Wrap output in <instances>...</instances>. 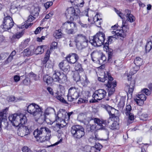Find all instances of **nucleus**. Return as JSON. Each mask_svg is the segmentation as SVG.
Returning <instances> with one entry per match:
<instances>
[{
	"instance_id": "obj_35",
	"label": "nucleus",
	"mask_w": 152,
	"mask_h": 152,
	"mask_svg": "<svg viewBox=\"0 0 152 152\" xmlns=\"http://www.w3.org/2000/svg\"><path fill=\"white\" fill-rule=\"evenodd\" d=\"M106 60V56L103 54H101V56H100L98 61L99 64H104V62H105Z\"/></svg>"
},
{
	"instance_id": "obj_3",
	"label": "nucleus",
	"mask_w": 152,
	"mask_h": 152,
	"mask_svg": "<svg viewBox=\"0 0 152 152\" xmlns=\"http://www.w3.org/2000/svg\"><path fill=\"white\" fill-rule=\"evenodd\" d=\"M50 130L48 128L42 127L34 131L33 134L37 141L42 142L49 140L51 136Z\"/></svg>"
},
{
	"instance_id": "obj_50",
	"label": "nucleus",
	"mask_w": 152,
	"mask_h": 152,
	"mask_svg": "<svg viewBox=\"0 0 152 152\" xmlns=\"http://www.w3.org/2000/svg\"><path fill=\"white\" fill-rule=\"evenodd\" d=\"M56 98L60 102L63 103H66V101L64 100V98L62 97V96L59 95L57 94H56V95L55 96Z\"/></svg>"
},
{
	"instance_id": "obj_12",
	"label": "nucleus",
	"mask_w": 152,
	"mask_h": 152,
	"mask_svg": "<svg viewBox=\"0 0 152 152\" xmlns=\"http://www.w3.org/2000/svg\"><path fill=\"white\" fill-rule=\"evenodd\" d=\"M80 10L76 8L75 9L73 7L68 8L65 12V15L67 18L78 16L80 14Z\"/></svg>"
},
{
	"instance_id": "obj_45",
	"label": "nucleus",
	"mask_w": 152,
	"mask_h": 152,
	"mask_svg": "<svg viewBox=\"0 0 152 152\" xmlns=\"http://www.w3.org/2000/svg\"><path fill=\"white\" fill-rule=\"evenodd\" d=\"M131 110L132 107L129 104L127 105L125 111V113L126 115L128 116V115L131 113L130 112Z\"/></svg>"
},
{
	"instance_id": "obj_39",
	"label": "nucleus",
	"mask_w": 152,
	"mask_h": 152,
	"mask_svg": "<svg viewBox=\"0 0 152 152\" xmlns=\"http://www.w3.org/2000/svg\"><path fill=\"white\" fill-rule=\"evenodd\" d=\"M75 63L76 65L75 67V70L77 71H79V72L83 71V69L81 65L78 62H76Z\"/></svg>"
},
{
	"instance_id": "obj_44",
	"label": "nucleus",
	"mask_w": 152,
	"mask_h": 152,
	"mask_svg": "<svg viewBox=\"0 0 152 152\" xmlns=\"http://www.w3.org/2000/svg\"><path fill=\"white\" fill-rule=\"evenodd\" d=\"M110 75V76H111L110 74L109 73H108L107 74H104V77L103 78L99 77H98V80L99 81L104 82L106 80H107V79H108V76L107 75L108 74H109Z\"/></svg>"
},
{
	"instance_id": "obj_64",
	"label": "nucleus",
	"mask_w": 152,
	"mask_h": 152,
	"mask_svg": "<svg viewBox=\"0 0 152 152\" xmlns=\"http://www.w3.org/2000/svg\"><path fill=\"white\" fill-rule=\"evenodd\" d=\"M115 10L117 14L121 18H123V15L118 10L116 9H115Z\"/></svg>"
},
{
	"instance_id": "obj_41",
	"label": "nucleus",
	"mask_w": 152,
	"mask_h": 152,
	"mask_svg": "<svg viewBox=\"0 0 152 152\" xmlns=\"http://www.w3.org/2000/svg\"><path fill=\"white\" fill-rule=\"evenodd\" d=\"M43 46H38L35 50V52L37 54H41L44 51Z\"/></svg>"
},
{
	"instance_id": "obj_20",
	"label": "nucleus",
	"mask_w": 152,
	"mask_h": 152,
	"mask_svg": "<svg viewBox=\"0 0 152 152\" xmlns=\"http://www.w3.org/2000/svg\"><path fill=\"white\" fill-rule=\"evenodd\" d=\"M122 29L119 30L120 31V33H121V34H124V36H122V37L124 38L126 36V33L128 31L129 27L128 25L125 23H124V22L123 21L122 27Z\"/></svg>"
},
{
	"instance_id": "obj_59",
	"label": "nucleus",
	"mask_w": 152,
	"mask_h": 152,
	"mask_svg": "<svg viewBox=\"0 0 152 152\" xmlns=\"http://www.w3.org/2000/svg\"><path fill=\"white\" fill-rule=\"evenodd\" d=\"M53 4L52 2H47L44 5L46 9H48Z\"/></svg>"
},
{
	"instance_id": "obj_27",
	"label": "nucleus",
	"mask_w": 152,
	"mask_h": 152,
	"mask_svg": "<svg viewBox=\"0 0 152 152\" xmlns=\"http://www.w3.org/2000/svg\"><path fill=\"white\" fill-rule=\"evenodd\" d=\"M29 39H27L24 40L23 42H21L19 45V47L20 49H23L26 48L28 45V43L30 41Z\"/></svg>"
},
{
	"instance_id": "obj_60",
	"label": "nucleus",
	"mask_w": 152,
	"mask_h": 152,
	"mask_svg": "<svg viewBox=\"0 0 152 152\" xmlns=\"http://www.w3.org/2000/svg\"><path fill=\"white\" fill-rule=\"evenodd\" d=\"M7 99L9 102H11L14 101L15 100V98L14 96H11L7 97Z\"/></svg>"
},
{
	"instance_id": "obj_10",
	"label": "nucleus",
	"mask_w": 152,
	"mask_h": 152,
	"mask_svg": "<svg viewBox=\"0 0 152 152\" xmlns=\"http://www.w3.org/2000/svg\"><path fill=\"white\" fill-rule=\"evenodd\" d=\"M107 75L108 81L107 84H106V85L107 87V89L108 92V95L110 96L114 93L115 90V88L117 84L116 81H112L113 79L110 76L109 74H108Z\"/></svg>"
},
{
	"instance_id": "obj_32",
	"label": "nucleus",
	"mask_w": 152,
	"mask_h": 152,
	"mask_svg": "<svg viewBox=\"0 0 152 152\" xmlns=\"http://www.w3.org/2000/svg\"><path fill=\"white\" fill-rule=\"evenodd\" d=\"M54 110L53 108L50 107L47 108L45 110L43 115L46 116L49 115L50 113L53 112Z\"/></svg>"
},
{
	"instance_id": "obj_36",
	"label": "nucleus",
	"mask_w": 152,
	"mask_h": 152,
	"mask_svg": "<svg viewBox=\"0 0 152 152\" xmlns=\"http://www.w3.org/2000/svg\"><path fill=\"white\" fill-rule=\"evenodd\" d=\"M16 54V52L15 50L12 51L10 55L9 56L8 58H7L6 60V62L9 63L13 59V57L15 56Z\"/></svg>"
},
{
	"instance_id": "obj_7",
	"label": "nucleus",
	"mask_w": 152,
	"mask_h": 152,
	"mask_svg": "<svg viewBox=\"0 0 152 152\" xmlns=\"http://www.w3.org/2000/svg\"><path fill=\"white\" fill-rule=\"evenodd\" d=\"M71 132L72 136L75 139H80L85 134L84 128L80 125L72 126L71 127Z\"/></svg>"
},
{
	"instance_id": "obj_62",
	"label": "nucleus",
	"mask_w": 152,
	"mask_h": 152,
	"mask_svg": "<svg viewBox=\"0 0 152 152\" xmlns=\"http://www.w3.org/2000/svg\"><path fill=\"white\" fill-rule=\"evenodd\" d=\"M88 101L87 100L84 99L82 98H80L78 101V104H81L83 103H87Z\"/></svg>"
},
{
	"instance_id": "obj_43",
	"label": "nucleus",
	"mask_w": 152,
	"mask_h": 152,
	"mask_svg": "<svg viewBox=\"0 0 152 152\" xmlns=\"http://www.w3.org/2000/svg\"><path fill=\"white\" fill-rule=\"evenodd\" d=\"M112 34L117 36V37H122V36H124V34H121L120 33V31L119 30H117L115 31H112Z\"/></svg>"
},
{
	"instance_id": "obj_48",
	"label": "nucleus",
	"mask_w": 152,
	"mask_h": 152,
	"mask_svg": "<svg viewBox=\"0 0 152 152\" xmlns=\"http://www.w3.org/2000/svg\"><path fill=\"white\" fill-rule=\"evenodd\" d=\"M79 23L81 25L82 27L86 28L88 27H90L93 24V23H91L90 24H84L82 23L80 21H79Z\"/></svg>"
},
{
	"instance_id": "obj_17",
	"label": "nucleus",
	"mask_w": 152,
	"mask_h": 152,
	"mask_svg": "<svg viewBox=\"0 0 152 152\" xmlns=\"http://www.w3.org/2000/svg\"><path fill=\"white\" fill-rule=\"evenodd\" d=\"M61 122L64 123V124L62 123L59 124L58 122L57 123L56 121L55 125H53L51 126V128L55 131L58 132L60 129L63 128L66 125V124L64 120H62Z\"/></svg>"
},
{
	"instance_id": "obj_49",
	"label": "nucleus",
	"mask_w": 152,
	"mask_h": 152,
	"mask_svg": "<svg viewBox=\"0 0 152 152\" xmlns=\"http://www.w3.org/2000/svg\"><path fill=\"white\" fill-rule=\"evenodd\" d=\"M57 43L56 42H53L51 45L50 48V50H49V51H50H50L52 52L53 50V49H55L57 48Z\"/></svg>"
},
{
	"instance_id": "obj_46",
	"label": "nucleus",
	"mask_w": 152,
	"mask_h": 152,
	"mask_svg": "<svg viewBox=\"0 0 152 152\" xmlns=\"http://www.w3.org/2000/svg\"><path fill=\"white\" fill-rule=\"evenodd\" d=\"M27 126V128L28 129L29 131V133L32 130H34V123L32 122H31L28 123V124Z\"/></svg>"
},
{
	"instance_id": "obj_34",
	"label": "nucleus",
	"mask_w": 152,
	"mask_h": 152,
	"mask_svg": "<svg viewBox=\"0 0 152 152\" xmlns=\"http://www.w3.org/2000/svg\"><path fill=\"white\" fill-rule=\"evenodd\" d=\"M50 53V51L48 50L46 53L44 60L42 61L43 64H45L48 61L49 58Z\"/></svg>"
},
{
	"instance_id": "obj_6",
	"label": "nucleus",
	"mask_w": 152,
	"mask_h": 152,
	"mask_svg": "<svg viewBox=\"0 0 152 152\" xmlns=\"http://www.w3.org/2000/svg\"><path fill=\"white\" fill-rule=\"evenodd\" d=\"M104 34L102 32H99L91 39L89 42L94 46H100L104 43L105 39Z\"/></svg>"
},
{
	"instance_id": "obj_11",
	"label": "nucleus",
	"mask_w": 152,
	"mask_h": 152,
	"mask_svg": "<svg viewBox=\"0 0 152 152\" xmlns=\"http://www.w3.org/2000/svg\"><path fill=\"white\" fill-rule=\"evenodd\" d=\"M106 95L105 90L102 89H99L95 91L92 95V97L95 101L92 102H95L97 100H100L104 98Z\"/></svg>"
},
{
	"instance_id": "obj_53",
	"label": "nucleus",
	"mask_w": 152,
	"mask_h": 152,
	"mask_svg": "<svg viewBox=\"0 0 152 152\" xmlns=\"http://www.w3.org/2000/svg\"><path fill=\"white\" fill-rule=\"evenodd\" d=\"M85 148V149L89 150V152H96L95 151V148L94 147H91L89 146H86Z\"/></svg>"
},
{
	"instance_id": "obj_37",
	"label": "nucleus",
	"mask_w": 152,
	"mask_h": 152,
	"mask_svg": "<svg viewBox=\"0 0 152 152\" xmlns=\"http://www.w3.org/2000/svg\"><path fill=\"white\" fill-rule=\"evenodd\" d=\"M142 59L139 57H137L134 61V63L135 65L141 66L142 62Z\"/></svg>"
},
{
	"instance_id": "obj_15",
	"label": "nucleus",
	"mask_w": 152,
	"mask_h": 152,
	"mask_svg": "<svg viewBox=\"0 0 152 152\" xmlns=\"http://www.w3.org/2000/svg\"><path fill=\"white\" fill-rule=\"evenodd\" d=\"M21 0H17L14 1L12 3L10 9V12L12 13L15 12L17 10L18 7L20 6V3L21 2Z\"/></svg>"
},
{
	"instance_id": "obj_55",
	"label": "nucleus",
	"mask_w": 152,
	"mask_h": 152,
	"mask_svg": "<svg viewBox=\"0 0 152 152\" xmlns=\"http://www.w3.org/2000/svg\"><path fill=\"white\" fill-rule=\"evenodd\" d=\"M73 113L72 112L67 113L66 115H65V118L64 121H68L69 119L70 115Z\"/></svg>"
},
{
	"instance_id": "obj_18",
	"label": "nucleus",
	"mask_w": 152,
	"mask_h": 152,
	"mask_svg": "<svg viewBox=\"0 0 152 152\" xmlns=\"http://www.w3.org/2000/svg\"><path fill=\"white\" fill-rule=\"evenodd\" d=\"M102 107L108 112L110 115H111L112 117H113L114 116V114H112L111 113L113 112V111L115 110L114 108L107 104H102Z\"/></svg>"
},
{
	"instance_id": "obj_29",
	"label": "nucleus",
	"mask_w": 152,
	"mask_h": 152,
	"mask_svg": "<svg viewBox=\"0 0 152 152\" xmlns=\"http://www.w3.org/2000/svg\"><path fill=\"white\" fill-rule=\"evenodd\" d=\"M31 11V14L35 17H37L38 16L39 10L38 7H33Z\"/></svg>"
},
{
	"instance_id": "obj_38",
	"label": "nucleus",
	"mask_w": 152,
	"mask_h": 152,
	"mask_svg": "<svg viewBox=\"0 0 152 152\" xmlns=\"http://www.w3.org/2000/svg\"><path fill=\"white\" fill-rule=\"evenodd\" d=\"M112 124L109 127L112 130L117 129L118 127V124L117 121H113Z\"/></svg>"
},
{
	"instance_id": "obj_63",
	"label": "nucleus",
	"mask_w": 152,
	"mask_h": 152,
	"mask_svg": "<svg viewBox=\"0 0 152 152\" xmlns=\"http://www.w3.org/2000/svg\"><path fill=\"white\" fill-rule=\"evenodd\" d=\"M23 52L25 55L26 56H28L30 55V52L28 48H26L23 51Z\"/></svg>"
},
{
	"instance_id": "obj_23",
	"label": "nucleus",
	"mask_w": 152,
	"mask_h": 152,
	"mask_svg": "<svg viewBox=\"0 0 152 152\" xmlns=\"http://www.w3.org/2000/svg\"><path fill=\"white\" fill-rule=\"evenodd\" d=\"M93 21L92 23H94V22L95 24L98 27H100L101 26V24L102 22V18L99 19L98 17V15H96L93 18Z\"/></svg>"
},
{
	"instance_id": "obj_14",
	"label": "nucleus",
	"mask_w": 152,
	"mask_h": 152,
	"mask_svg": "<svg viewBox=\"0 0 152 152\" xmlns=\"http://www.w3.org/2000/svg\"><path fill=\"white\" fill-rule=\"evenodd\" d=\"M8 110V108H6L4 110L0 112V131L1 129L2 121L5 122L6 120L7 117V111Z\"/></svg>"
},
{
	"instance_id": "obj_1",
	"label": "nucleus",
	"mask_w": 152,
	"mask_h": 152,
	"mask_svg": "<svg viewBox=\"0 0 152 152\" xmlns=\"http://www.w3.org/2000/svg\"><path fill=\"white\" fill-rule=\"evenodd\" d=\"M8 118L13 126L19 127L18 132L19 136L23 137L30 133L27 126L24 125L27 121L25 115L21 113H15L10 115Z\"/></svg>"
},
{
	"instance_id": "obj_31",
	"label": "nucleus",
	"mask_w": 152,
	"mask_h": 152,
	"mask_svg": "<svg viewBox=\"0 0 152 152\" xmlns=\"http://www.w3.org/2000/svg\"><path fill=\"white\" fill-rule=\"evenodd\" d=\"M62 33L61 29L56 30L54 32L53 35L56 38H60L62 36Z\"/></svg>"
},
{
	"instance_id": "obj_47",
	"label": "nucleus",
	"mask_w": 152,
	"mask_h": 152,
	"mask_svg": "<svg viewBox=\"0 0 152 152\" xmlns=\"http://www.w3.org/2000/svg\"><path fill=\"white\" fill-rule=\"evenodd\" d=\"M137 98L140 99L142 100V103H143L145 101L146 99V97L144 94L142 93L141 94H138L137 97Z\"/></svg>"
},
{
	"instance_id": "obj_52",
	"label": "nucleus",
	"mask_w": 152,
	"mask_h": 152,
	"mask_svg": "<svg viewBox=\"0 0 152 152\" xmlns=\"http://www.w3.org/2000/svg\"><path fill=\"white\" fill-rule=\"evenodd\" d=\"M75 28H70L65 30V31L66 32L69 34H73L74 33V30Z\"/></svg>"
},
{
	"instance_id": "obj_24",
	"label": "nucleus",
	"mask_w": 152,
	"mask_h": 152,
	"mask_svg": "<svg viewBox=\"0 0 152 152\" xmlns=\"http://www.w3.org/2000/svg\"><path fill=\"white\" fill-rule=\"evenodd\" d=\"M100 56H101V53L96 51H94L91 54V58L93 61H94L96 60L98 61Z\"/></svg>"
},
{
	"instance_id": "obj_13",
	"label": "nucleus",
	"mask_w": 152,
	"mask_h": 152,
	"mask_svg": "<svg viewBox=\"0 0 152 152\" xmlns=\"http://www.w3.org/2000/svg\"><path fill=\"white\" fill-rule=\"evenodd\" d=\"M68 63L71 64L75 63L79 59L78 55L75 53H71L65 58Z\"/></svg>"
},
{
	"instance_id": "obj_30",
	"label": "nucleus",
	"mask_w": 152,
	"mask_h": 152,
	"mask_svg": "<svg viewBox=\"0 0 152 152\" xmlns=\"http://www.w3.org/2000/svg\"><path fill=\"white\" fill-rule=\"evenodd\" d=\"M73 77L74 80L77 83L79 82L81 79L80 75L79 73L77 72L74 73Z\"/></svg>"
},
{
	"instance_id": "obj_4",
	"label": "nucleus",
	"mask_w": 152,
	"mask_h": 152,
	"mask_svg": "<svg viewBox=\"0 0 152 152\" xmlns=\"http://www.w3.org/2000/svg\"><path fill=\"white\" fill-rule=\"evenodd\" d=\"M9 11L4 13V18L3 24L0 26V32L2 33L10 29L13 26L14 23L12 18L8 14Z\"/></svg>"
},
{
	"instance_id": "obj_16",
	"label": "nucleus",
	"mask_w": 152,
	"mask_h": 152,
	"mask_svg": "<svg viewBox=\"0 0 152 152\" xmlns=\"http://www.w3.org/2000/svg\"><path fill=\"white\" fill-rule=\"evenodd\" d=\"M60 69L65 72H67L69 71L70 66L67 63H65L64 61H62L58 64Z\"/></svg>"
},
{
	"instance_id": "obj_56",
	"label": "nucleus",
	"mask_w": 152,
	"mask_h": 152,
	"mask_svg": "<svg viewBox=\"0 0 152 152\" xmlns=\"http://www.w3.org/2000/svg\"><path fill=\"white\" fill-rule=\"evenodd\" d=\"M35 18L33 15H30L28 17V19L26 21L27 23L31 22L34 20Z\"/></svg>"
},
{
	"instance_id": "obj_42",
	"label": "nucleus",
	"mask_w": 152,
	"mask_h": 152,
	"mask_svg": "<svg viewBox=\"0 0 152 152\" xmlns=\"http://www.w3.org/2000/svg\"><path fill=\"white\" fill-rule=\"evenodd\" d=\"M128 115H129V117L127 120V124H129L132 123L133 121L134 120V115L131 113Z\"/></svg>"
},
{
	"instance_id": "obj_22",
	"label": "nucleus",
	"mask_w": 152,
	"mask_h": 152,
	"mask_svg": "<svg viewBox=\"0 0 152 152\" xmlns=\"http://www.w3.org/2000/svg\"><path fill=\"white\" fill-rule=\"evenodd\" d=\"M145 46V50L146 53L149 52L152 48V36L148 40Z\"/></svg>"
},
{
	"instance_id": "obj_57",
	"label": "nucleus",
	"mask_w": 152,
	"mask_h": 152,
	"mask_svg": "<svg viewBox=\"0 0 152 152\" xmlns=\"http://www.w3.org/2000/svg\"><path fill=\"white\" fill-rule=\"evenodd\" d=\"M94 122L95 123L97 124L98 125L101 126L102 125V121L100 120L98 118H94Z\"/></svg>"
},
{
	"instance_id": "obj_5",
	"label": "nucleus",
	"mask_w": 152,
	"mask_h": 152,
	"mask_svg": "<svg viewBox=\"0 0 152 152\" xmlns=\"http://www.w3.org/2000/svg\"><path fill=\"white\" fill-rule=\"evenodd\" d=\"M74 41L77 48L79 50L85 48L88 45V41L86 37L82 34H79L74 37Z\"/></svg>"
},
{
	"instance_id": "obj_8",
	"label": "nucleus",
	"mask_w": 152,
	"mask_h": 152,
	"mask_svg": "<svg viewBox=\"0 0 152 152\" xmlns=\"http://www.w3.org/2000/svg\"><path fill=\"white\" fill-rule=\"evenodd\" d=\"M79 89L75 87H70L68 91L67 99L68 101L72 102L76 99L79 96Z\"/></svg>"
},
{
	"instance_id": "obj_28",
	"label": "nucleus",
	"mask_w": 152,
	"mask_h": 152,
	"mask_svg": "<svg viewBox=\"0 0 152 152\" xmlns=\"http://www.w3.org/2000/svg\"><path fill=\"white\" fill-rule=\"evenodd\" d=\"M24 32L23 31L21 32H19L17 33L16 34L14 35L12 38V40H15L16 39H19L21 37L23 34Z\"/></svg>"
},
{
	"instance_id": "obj_33",
	"label": "nucleus",
	"mask_w": 152,
	"mask_h": 152,
	"mask_svg": "<svg viewBox=\"0 0 152 152\" xmlns=\"http://www.w3.org/2000/svg\"><path fill=\"white\" fill-rule=\"evenodd\" d=\"M83 86H86L89 83V81L86 76L84 77V78H81L80 80Z\"/></svg>"
},
{
	"instance_id": "obj_58",
	"label": "nucleus",
	"mask_w": 152,
	"mask_h": 152,
	"mask_svg": "<svg viewBox=\"0 0 152 152\" xmlns=\"http://www.w3.org/2000/svg\"><path fill=\"white\" fill-rule=\"evenodd\" d=\"M96 139L94 138V136L92 135L88 139L89 141L91 143H95L96 142Z\"/></svg>"
},
{
	"instance_id": "obj_21",
	"label": "nucleus",
	"mask_w": 152,
	"mask_h": 152,
	"mask_svg": "<svg viewBox=\"0 0 152 152\" xmlns=\"http://www.w3.org/2000/svg\"><path fill=\"white\" fill-rule=\"evenodd\" d=\"M140 66L137 65H135L134 67L132 69L131 71L132 73L130 72L129 75H127L128 80V81L131 80L132 79V75L135 73L139 69Z\"/></svg>"
},
{
	"instance_id": "obj_2",
	"label": "nucleus",
	"mask_w": 152,
	"mask_h": 152,
	"mask_svg": "<svg viewBox=\"0 0 152 152\" xmlns=\"http://www.w3.org/2000/svg\"><path fill=\"white\" fill-rule=\"evenodd\" d=\"M28 112L34 116L40 115V116L37 120V122L42 124L45 121L46 116L43 114V108L35 103H32L29 105L27 107Z\"/></svg>"
},
{
	"instance_id": "obj_51",
	"label": "nucleus",
	"mask_w": 152,
	"mask_h": 152,
	"mask_svg": "<svg viewBox=\"0 0 152 152\" xmlns=\"http://www.w3.org/2000/svg\"><path fill=\"white\" fill-rule=\"evenodd\" d=\"M141 92L143 94H145L146 95H149L151 94L150 91L147 88H144L143 89Z\"/></svg>"
},
{
	"instance_id": "obj_9",
	"label": "nucleus",
	"mask_w": 152,
	"mask_h": 152,
	"mask_svg": "<svg viewBox=\"0 0 152 152\" xmlns=\"http://www.w3.org/2000/svg\"><path fill=\"white\" fill-rule=\"evenodd\" d=\"M53 78L54 79V81L61 84H64L67 81L66 75L63 73H61L57 70L53 72Z\"/></svg>"
},
{
	"instance_id": "obj_19",
	"label": "nucleus",
	"mask_w": 152,
	"mask_h": 152,
	"mask_svg": "<svg viewBox=\"0 0 152 152\" xmlns=\"http://www.w3.org/2000/svg\"><path fill=\"white\" fill-rule=\"evenodd\" d=\"M62 27L65 30L70 28H76V24L75 23L72 22L67 21L63 24Z\"/></svg>"
},
{
	"instance_id": "obj_25",
	"label": "nucleus",
	"mask_w": 152,
	"mask_h": 152,
	"mask_svg": "<svg viewBox=\"0 0 152 152\" xmlns=\"http://www.w3.org/2000/svg\"><path fill=\"white\" fill-rule=\"evenodd\" d=\"M43 80L44 81L48 84H50L53 81H54V79L53 78V75L52 77L48 75H45L43 77Z\"/></svg>"
},
{
	"instance_id": "obj_26",
	"label": "nucleus",
	"mask_w": 152,
	"mask_h": 152,
	"mask_svg": "<svg viewBox=\"0 0 152 152\" xmlns=\"http://www.w3.org/2000/svg\"><path fill=\"white\" fill-rule=\"evenodd\" d=\"M135 81L134 80L131 81L129 85V93L132 94L133 92L135 86Z\"/></svg>"
},
{
	"instance_id": "obj_54",
	"label": "nucleus",
	"mask_w": 152,
	"mask_h": 152,
	"mask_svg": "<svg viewBox=\"0 0 152 152\" xmlns=\"http://www.w3.org/2000/svg\"><path fill=\"white\" fill-rule=\"evenodd\" d=\"M94 147L95 149L99 151L102 148V146L99 143H96Z\"/></svg>"
},
{
	"instance_id": "obj_40",
	"label": "nucleus",
	"mask_w": 152,
	"mask_h": 152,
	"mask_svg": "<svg viewBox=\"0 0 152 152\" xmlns=\"http://www.w3.org/2000/svg\"><path fill=\"white\" fill-rule=\"evenodd\" d=\"M135 17L132 14L126 15V20L127 21L132 23L135 20Z\"/></svg>"
},
{
	"instance_id": "obj_61",
	"label": "nucleus",
	"mask_w": 152,
	"mask_h": 152,
	"mask_svg": "<svg viewBox=\"0 0 152 152\" xmlns=\"http://www.w3.org/2000/svg\"><path fill=\"white\" fill-rule=\"evenodd\" d=\"M23 152H32L30 149L27 146H24L22 148Z\"/></svg>"
}]
</instances>
